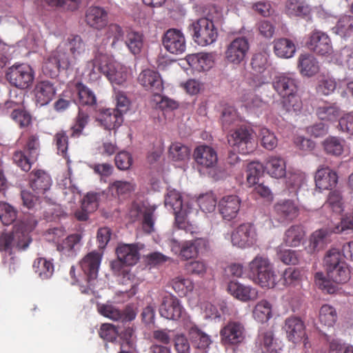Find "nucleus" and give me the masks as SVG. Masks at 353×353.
I'll use <instances>...</instances> for the list:
<instances>
[{"label": "nucleus", "instance_id": "f257e3e1", "mask_svg": "<svg viewBox=\"0 0 353 353\" xmlns=\"http://www.w3.org/2000/svg\"><path fill=\"white\" fill-rule=\"evenodd\" d=\"M85 52V44L79 35H70L63 41L44 61V75L54 78L60 69L72 70Z\"/></svg>", "mask_w": 353, "mask_h": 353}, {"label": "nucleus", "instance_id": "f03ea898", "mask_svg": "<svg viewBox=\"0 0 353 353\" xmlns=\"http://www.w3.org/2000/svg\"><path fill=\"white\" fill-rule=\"evenodd\" d=\"M328 279L323 273L316 272L314 275L316 285L328 294H333L337 290V283H345L350 278V270L343 261L339 251L330 250L324 258Z\"/></svg>", "mask_w": 353, "mask_h": 353}, {"label": "nucleus", "instance_id": "7ed1b4c3", "mask_svg": "<svg viewBox=\"0 0 353 353\" xmlns=\"http://www.w3.org/2000/svg\"><path fill=\"white\" fill-rule=\"evenodd\" d=\"M101 73L107 77L114 90L117 85L124 86L128 77V68L102 51L95 56L93 61L87 63L84 72L92 81L97 80Z\"/></svg>", "mask_w": 353, "mask_h": 353}, {"label": "nucleus", "instance_id": "20e7f679", "mask_svg": "<svg viewBox=\"0 0 353 353\" xmlns=\"http://www.w3.org/2000/svg\"><path fill=\"white\" fill-rule=\"evenodd\" d=\"M37 225V221L31 215L26 216L14 226L11 232H3L0 236V252L3 255L10 256V261H13L12 254L17 250H26L32 241L30 233Z\"/></svg>", "mask_w": 353, "mask_h": 353}, {"label": "nucleus", "instance_id": "39448f33", "mask_svg": "<svg viewBox=\"0 0 353 353\" xmlns=\"http://www.w3.org/2000/svg\"><path fill=\"white\" fill-rule=\"evenodd\" d=\"M250 279L263 288H274L276 282V275L273 265L265 255H256L248 265Z\"/></svg>", "mask_w": 353, "mask_h": 353}, {"label": "nucleus", "instance_id": "423d86ee", "mask_svg": "<svg viewBox=\"0 0 353 353\" xmlns=\"http://www.w3.org/2000/svg\"><path fill=\"white\" fill-rule=\"evenodd\" d=\"M107 37L112 39L110 46L114 48H119L123 42L133 54H139L143 44V34L136 31L123 32L117 24H110L107 28Z\"/></svg>", "mask_w": 353, "mask_h": 353}, {"label": "nucleus", "instance_id": "0eeeda50", "mask_svg": "<svg viewBox=\"0 0 353 353\" xmlns=\"http://www.w3.org/2000/svg\"><path fill=\"white\" fill-rule=\"evenodd\" d=\"M165 208L172 210L175 215V221L179 228H184L187 232L193 234L191 225L185 226V219L194 210L191 207L190 202L183 203L179 192L174 189L168 190L164 201Z\"/></svg>", "mask_w": 353, "mask_h": 353}, {"label": "nucleus", "instance_id": "6e6552de", "mask_svg": "<svg viewBox=\"0 0 353 353\" xmlns=\"http://www.w3.org/2000/svg\"><path fill=\"white\" fill-rule=\"evenodd\" d=\"M188 30L194 41L201 46H206L214 43L218 33L212 20L200 18L192 21Z\"/></svg>", "mask_w": 353, "mask_h": 353}, {"label": "nucleus", "instance_id": "1a4fd4ad", "mask_svg": "<svg viewBox=\"0 0 353 353\" xmlns=\"http://www.w3.org/2000/svg\"><path fill=\"white\" fill-rule=\"evenodd\" d=\"M225 239L230 241L234 246L247 248L252 246L256 241V229L251 223H243L232 232L225 234Z\"/></svg>", "mask_w": 353, "mask_h": 353}, {"label": "nucleus", "instance_id": "9d476101", "mask_svg": "<svg viewBox=\"0 0 353 353\" xmlns=\"http://www.w3.org/2000/svg\"><path fill=\"white\" fill-rule=\"evenodd\" d=\"M183 327L188 332L193 347L199 351V353H208V349L212 343L210 336L199 328L191 317L185 319Z\"/></svg>", "mask_w": 353, "mask_h": 353}, {"label": "nucleus", "instance_id": "9b49d317", "mask_svg": "<svg viewBox=\"0 0 353 353\" xmlns=\"http://www.w3.org/2000/svg\"><path fill=\"white\" fill-rule=\"evenodd\" d=\"M159 314L162 317L168 320L178 321L181 319L183 325L185 319L191 317L186 313L181 301L172 294H166L163 297L159 306Z\"/></svg>", "mask_w": 353, "mask_h": 353}, {"label": "nucleus", "instance_id": "f8f14e48", "mask_svg": "<svg viewBox=\"0 0 353 353\" xmlns=\"http://www.w3.org/2000/svg\"><path fill=\"white\" fill-rule=\"evenodd\" d=\"M269 54L266 52H261L254 54L251 65L255 72L253 78V85L261 87L268 83L272 79V73L269 69Z\"/></svg>", "mask_w": 353, "mask_h": 353}, {"label": "nucleus", "instance_id": "ddd939ff", "mask_svg": "<svg viewBox=\"0 0 353 353\" xmlns=\"http://www.w3.org/2000/svg\"><path fill=\"white\" fill-rule=\"evenodd\" d=\"M6 78L12 85L24 89L32 84L34 79V72L28 64L14 65L8 69Z\"/></svg>", "mask_w": 353, "mask_h": 353}, {"label": "nucleus", "instance_id": "4468645a", "mask_svg": "<svg viewBox=\"0 0 353 353\" xmlns=\"http://www.w3.org/2000/svg\"><path fill=\"white\" fill-rule=\"evenodd\" d=\"M250 48L249 42L245 37H239L230 42L225 51V60L233 65L242 63Z\"/></svg>", "mask_w": 353, "mask_h": 353}, {"label": "nucleus", "instance_id": "2eb2a0df", "mask_svg": "<svg viewBox=\"0 0 353 353\" xmlns=\"http://www.w3.org/2000/svg\"><path fill=\"white\" fill-rule=\"evenodd\" d=\"M39 148V137L37 135H31L26 144V152L29 153L28 157L23 152H16L13 156L14 162L27 172L31 168L32 163L37 159Z\"/></svg>", "mask_w": 353, "mask_h": 353}, {"label": "nucleus", "instance_id": "dca6fc26", "mask_svg": "<svg viewBox=\"0 0 353 353\" xmlns=\"http://www.w3.org/2000/svg\"><path fill=\"white\" fill-rule=\"evenodd\" d=\"M252 132L248 128H240L228 136V141L234 150L246 154L253 150Z\"/></svg>", "mask_w": 353, "mask_h": 353}, {"label": "nucleus", "instance_id": "f3484780", "mask_svg": "<svg viewBox=\"0 0 353 353\" xmlns=\"http://www.w3.org/2000/svg\"><path fill=\"white\" fill-rule=\"evenodd\" d=\"M307 46L309 50L321 56L330 57L334 53L329 36L321 30H314L312 32Z\"/></svg>", "mask_w": 353, "mask_h": 353}, {"label": "nucleus", "instance_id": "a211bd4d", "mask_svg": "<svg viewBox=\"0 0 353 353\" xmlns=\"http://www.w3.org/2000/svg\"><path fill=\"white\" fill-rule=\"evenodd\" d=\"M221 341L224 345H237L245 337L243 325L237 321H230L220 331Z\"/></svg>", "mask_w": 353, "mask_h": 353}, {"label": "nucleus", "instance_id": "6ab92c4d", "mask_svg": "<svg viewBox=\"0 0 353 353\" xmlns=\"http://www.w3.org/2000/svg\"><path fill=\"white\" fill-rule=\"evenodd\" d=\"M97 310L100 314L112 321L129 322L134 320L137 313L132 307H127L124 311L111 303H98Z\"/></svg>", "mask_w": 353, "mask_h": 353}, {"label": "nucleus", "instance_id": "aec40b11", "mask_svg": "<svg viewBox=\"0 0 353 353\" xmlns=\"http://www.w3.org/2000/svg\"><path fill=\"white\" fill-rule=\"evenodd\" d=\"M162 43L168 52L174 54H181L186 50V41L183 33L175 28H170L164 33Z\"/></svg>", "mask_w": 353, "mask_h": 353}, {"label": "nucleus", "instance_id": "412c9836", "mask_svg": "<svg viewBox=\"0 0 353 353\" xmlns=\"http://www.w3.org/2000/svg\"><path fill=\"white\" fill-rule=\"evenodd\" d=\"M102 254L97 252L88 253L80 261V267L90 286L94 285L101 262Z\"/></svg>", "mask_w": 353, "mask_h": 353}, {"label": "nucleus", "instance_id": "4be33fe9", "mask_svg": "<svg viewBox=\"0 0 353 353\" xmlns=\"http://www.w3.org/2000/svg\"><path fill=\"white\" fill-rule=\"evenodd\" d=\"M275 91L284 98L296 93L297 81L294 74L280 73L275 76L272 81Z\"/></svg>", "mask_w": 353, "mask_h": 353}, {"label": "nucleus", "instance_id": "5701e85b", "mask_svg": "<svg viewBox=\"0 0 353 353\" xmlns=\"http://www.w3.org/2000/svg\"><path fill=\"white\" fill-rule=\"evenodd\" d=\"M284 330L289 341L297 343L303 340V345L305 348L310 347L308 339L305 336L304 324L298 317L292 316L288 318L285 321Z\"/></svg>", "mask_w": 353, "mask_h": 353}, {"label": "nucleus", "instance_id": "b1692460", "mask_svg": "<svg viewBox=\"0 0 353 353\" xmlns=\"http://www.w3.org/2000/svg\"><path fill=\"white\" fill-rule=\"evenodd\" d=\"M155 210V206H146L144 203H143V206H141L139 203H133L129 214L132 219H135L138 218L141 214H143V230L146 233H150L154 231V212Z\"/></svg>", "mask_w": 353, "mask_h": 353}, {"label": "nucleus", "instance_id": "393cba45", "mask_svg": "<svg viewBox=\"0 0 353 353\" xmlns=\"http://www.w3.org/2000/svg\"><path fill=\"white\" fill-rule=\"evenodd\" d=\"M217 206L223 219L231 221L237 216L241 207V199L236 195H226L220 199Z\"/></svg>", "mask_w": 353, "mask_h": 353}, {"label": "nucleus", "instance_id": "a878e982", "mask_svg": "<svg viewBox=\"0 0 353 353\" xmlns=\"http://www.w3.org/2000/svg\"><path fill=\"white\" fill-rule=\"evenodd\" d=\"M275 218L283 223L295 219L299 214L297 204L292 200H283L277 202L274 208Z\"/></svg>", "mask_w": 353, "mask_h": 353}, {"label": "nucleus", "instance_id": "bb28decb", "mask_svg": "<svg viewBox=\"0 0 353 353\" xmlns=\"http://www.w3.org/2000/svg\"><path fill=\"white\" fill-rule=\"evenodd\" d=\"M139 83L147 90L154 94L161 93L163 90L162 79L159 73L155 70H143L138 77Z\"/></svg>", "mask_w": 353, "mask_h": 353}, {"label": "nucleus", "instance_id": "cd10ccee", "mask_svg": "<svg viewBox=\"0 0 353 353\" xmlns=\"http://www.w3.org/2000/svg\"><path fill=\"white\" fill-rule=\"evenodd\" d=\"M57 89L50 81H41L35 85L34 92L36 103L39 106L48 104L56 94Z\"/></svg>", "mask_w": 353, "mask_h": 353}, {"label": "nucleus", "instance_id": "c85d7f7f", "mask_svg": "<svg viewBox=\"0 0 353 353\" xmlns=\"http://www.w3.org/2000/svg\"><path fill=\"white\" fill-rule=\"evenodd\" d=\"M59 188L62 190L65 202L72 210L77 201L80 200L81 192L73 183L70 176H63L58 181Z\"/></svg>", "mask_w": 353, "mask_h": 353}, {"label": "nucleus", "instance_id": "c756f323", "mask_svg": "<svg viewBox=\"0 0 353 353\" xmlns=\"http://www.w3.org/2000/svg\"><path fill=\"white\" fill-rule=\"evenodd\" d=\"M17 100L10 99L5 103L7 109L13 108L11 113L12 119L21 127L28 126L31 121L30 114L26 111L21 109L19 105L23 103V95L21 92L16 96Z\"/></svg>", "mask_w": 353, "mask_h": 353}, {"label": "nucleus", "instance_id": "7c9ffc66", "mask_svg": "<svg viewBox=\"0 0 353 353\" xmlns=\"http://www.w3.org/2000/svg\"><path fill=\"white\" fill-rule=\"evenodd\" d=\"M228 291L232 296L243 302L254 300L258 297V290L256 288L239 282H230Z\"/></svg>", "mask_w": 353, "mask_h": 353}, {"label": "nucleus", "instance_id": "2f4dec72", "mask_svg": "<svg viewBox=\"0 0 353 353\" xmlns=\"http://www.w3.org/2000/svg\"><path fill=\"white\" fill-rule=\"evenodd\" d=\"M338 182L336 172L326 167L319 169L315 174L316 187L320 191L334 188Z\"/></svg>", "mask_w": 353, "mask_h": 353}, {"label": "nucleus", "instance_id": "473e14b6", "mask_svg": "<svg viewBox=\"0 0 353 353\" xmlns=\"http://www.w3.org/2000/svg\"><path fill=\"white\" fill-rule=\"evenodd\" d=\"M341 114V108L336 103L324 101L316 109V115L321 121L334 123L339 121Z\"/></svg>", "mask_w": 353, "mask_h": 353}, {"label": "nucleus", "instance_id": "72a5a7b5", "mask_svg": "<svg viewBox=\"0 0 353 353\" xmlns=\"http://www.w3.org/2000/svg\"><path fill=\"white\" fill-rule=\"evenodd\" d=\"M256 347L260 353H278L281 350L272 330H261L256 339Z\"/></svg>", "mask_w": 353, "mask_h": 353}, {"label": "nucleus", "instance_id": "f704fd0d", "mask_svg": "<svg viewBox=\"0 0 353 353\" xmlns=\"http://www.w3.org/2000/svg\"><path fill=\"white\" fill-rule=\"evenodd\" d=\"M82 236L80 234H72L68 236L57 245V250L62 256L74 257L77 254L81 247Z\"/></svg>", "mask_w": 353, "mask_h": 353}, {"label": "nucleus", "instance_id": "c9c22d12", "mask_svg": "<svg viewBox=\"0 0 353 353\" xmlns=\"http://www.w3.org/2000/svg\"><path fill=\"white\" fill-rule=\"evenodd\" d=\"M196 163L205 168H212L217 163V154L210 146L202 145L198 146L194 153Z\"/></svg>", "mask_w": 353, "mask_h": 353}, {"label": "nucleus", "instance_id": "e433bc0d", "mask_svg": "<svg viewBox=\"0 0 353 353\" xmlns=\"http://www.w3.org/2000/svg\"><path fill=\"white\" fill-rule=\"evenodd\" d=\"M310 6L301 0H287L284 12L290 18H307L311 13Z\"/></svg>", "mask_w": 353, "mask_h": 353}, {"label": "nucleus", "instance_id": "4c0bfd02", "mask_svg": "<svg viewBox=\"0 0 353 353\" xmlns=\"http://www.w3.org/2000/svg\"><path fill=\"white\" fill-rule=\"evenodd\" d=\"M185 59L192 70L197 72L209 70L214 63L213 57L209 53L189 54Z\"/></svg>", "mask_w": 353, "mask_h": 353}, {"label": "nucleus", "instance_id": "58836bf2", "mask_svg": "<svg viewBox=\"0 0 353 353\" xmlns=\"http://www.w3.org/2000/svg\"><path fill=\"white\" fill-rule=\"evenodd\" d=\"M85 19L90 26L99 30L108 23V12L103 8L92 6L88 9Z\"/></svg>", "mask_w": 353, "mask_h": 353}, {"label": "nucleus", "instance_id": "ea45409f", "mask_svg": "<svg viewBox=\"0 0 353 353\" xmlns=\"http://www.w3.org/2000/svg\"><path fill=\"white\" fill-rule=\"evenodd\" d=\"M265 170L272 178L281 179L285 176L286 172V163L280 156H270L265 161Z\"/></svg>", "mask_w": 353, "mask_h": 353}, {"label": "nucleus", "instance_id": "a19ab883", "mask_svg": "<svg viewBox=\"0 0 353 353\" xmlns=\"http://www.w3.org/2000/svg\"><path fill=\"white\" fill-rule=\"evenodd\" d=\"M30 185L36 194L41 195L50 189L51 179L45 172L37 170L30 174Z\"/></svg>", "mask_w": 353, "mask_h": 353}, {"label": "nucleus", "instance_id": "79ce46f5", "mask_svg": "<svg viewBox=\"0 0 353 353\" xmlns=\"http://www.w3.org/2000/svg\"><path fill=\"white\" fill-rule=\"evenodd\" d=\"M208 241L203 238H196L191 241H185L182 243V250L181 256L185 259L194 258L199 252L205 250Z\"/></svg>", "mask_w": 353, "mask_h": 353}, {"label": "nucleus", "instance_id": "37998d69", "mask_svg": "<svg viewBox=\"0 0 353 353\" xmlns=\"http://www.w3.org/2000/svg\"><path fill=\"white\" fill-rule=\"evenodd\" d=\"M116 252L119 261L126 265L136 264L139 259L138 249L134 244H120Z\"/></svg>", "mask_w": 353, "mask_h": 353}, {"label": "nucleus", "instance_id": "c03bdc74", "mask_svg": "<svg viewBox=\"0 0 353 353\" xmlns=\"http://www.w3.org/2000/svg\"><path fill=\"white\" fill-rule=\"evenodd\" d=\"M298 68L304 77H312L319 71V64L316 59L312 54H301L298 59Z\"/></svg>", "mask_w": 353, "mask_h": 353}, {"label": "nucleus", "instance_id": "a18cd8bd", "mask_svg": "<svg viewBox=\"0 0 353 353\" xmlns=\"http://www.w3.org/2000/svg\"><path fill=\"white\" fill-rule=\"evenodd\" d=\"M105 129L111 130L119 127L123 122V115L114 109H105L97 118Z\"/></svg>", "mask_w": 353, "mask_h": 353}, {"label": "nucleus", "instance_id": "49530a36", "mask_svg": "<svg viewBox=\"0 0 353 353\" xmlns=\"http://www.w3.org/2000/svg\"><path fill=\"white\" fill-rule=\"evenodd\" d=\"M333 232L327 229L314 231L310 236L308 251L315 252L323 249L330 241V234Z\"/></svg>", "mask_w": 353, "mask_h": 353}, {"label": "nucleus", "instance_id": "de8ad7c7", "mask_svg": "<svg viewBox=\"0 0 353 353\" xmlns=\"http://www.w3.org/2000/svg\"><path fill=\"white\" fill-rule=\"evenodd\" d=\"M330 61L334 64L353 70V47L345 46L334 52Z\"/></svg>", "mask_w": 353, "mask_h": 353}, {"label": "nucleus", "instance_id": "09e8293b", "mask_svg": "<svg viewBox=\"0 0 353 353\" xmlns=\"http://www.w3.org/2000/svg\"><path fill=\"white\" fill-rule=\"evenodd\" d=\"M306 176L299 170L286 174L285 185L290 194L296 195L298 192L305 185Z\"/></svg>", "mask_w": 353, "mask_h": 353}, {"label": "nucleus", "instance_id": "8fccbe9b", "mask_svg": "<svg viewBox=\"0 0 353 353\" xmlns=\"http://www.w3.org/2000/svg\"><path fill=\"white\" fill-rule=\"evenodd\" d=\"M296 51V45L288 39L282 38L274 41V52L278 57L283 59L292 58Z\"/></svg>", "mask_w": 353, "mask_h": 353}, {"label": "nucleus", "instance_id": "3c124183", "mask_svg": "<svg viewBox=\"0 0 353 353\" xmlns=\"http://www.w3.org/2000/svg\"><path fill=\"white\" fill-rule=\"evenodd\" d=\"M305 235V232L301 225H293L285 231L284 242L288 246L297 247L302 243Z\"/></svg>", "mask_w": 353, "mask_h": 353}, {"label": "nucleus", "instance_id": "603ef678", "mask_svg": "<svg viewBox=\"0 0 353 353\" xmlns=\"http://www.w3.org/2000/svg\"><path fill=\"white\" fill-rule=\"evenodd\" d=\"M33 270L41 279L46 280L52 276L54 268L51 260L39 257L33 263Z\"/></svg>", "mask_w": 353, "mask_h": 353}, {"label": "nucleus", "instance_id": "864d4df0", "mask_svg": "<svg viewBox=\"0 0 353 353\" xmlns=\"http://www.w3.org/2000/svg\"><path fill=\"white\" fill-rule=\"evenodd\" d=\"M345 141L338 137H329L323 143L326 153L339 157L344 151Z\"/></svg>", "mask_w": 353, "mask_h": 353}, {"label": "nucleus", "instance_id": "5fc2aeb1", "mask_svg": "<svg viewBox=\"0 0 353 353\" xmlns=\"http://www.w3.org/2000/svg\"><path fill=\"white\" fill-rule=\"evenodd\" d=\"M334 34L341 37H347L353 34V16L344 15L339 18L334 27L332 28Z\"/></svg>", "mask_w": 353, "mask_h": 353}, {"label": "nucleus", "instance_id": "6e6d98bb", "mask_svg": "<svg viewBox=\"0 0 353 353\" xmlns=\"http://www.w3.org/2000/svg\"><path fill=\"white\" fill-rule=\"evenodd\" d=\"M76 90L79 97V104L92 107L97 103V98L94 93L82 83L76 84Z\"/></svg>", "mask_w": 353, "mask_h": 353}, {"label": "nucleus", "instance_id": "4d7b16f0", "mask_svg": "<svg viewBox=\"0 0 353 353\" xmlns=\"http://www.w3.org/2000/svg\"><path fill=\"white\" fill-rule=\"evenodd\" d=\"M254 319L261 323L268 321L272 317V305L266 300L256 303L252 311Z\"/></svg>", "mask_w": 353, "mask_h": 353}, {"label": "nucleus", "instance_id": "13d9d810", "mask_svg": "<svg viewBox=\"0 0 353 353\" xmlns=\"http://www.w3.org/2000/svg\"><path fill=\"white\" fill-rule=\"evenodd\" d=\"M134 188L135 184L132 181H115L109 185V192L114 197L127 195Z\"/></svg>", "mask_w": 353, "mask_h": 353}, {"label": "nucleus", "instance_id": "bf43d9fd", "mask_svg": "<svg viewBox=\"0 0 353 353\" xmlns=\"http://www.w3.org/2000/svg\"><path fill=\"white\" fill-rule=\"evenodd\" d=\"M190 154V149L180 142H174L169 148V157L174 161L185 162Z\"/></svg>", "mask_w": 353, "mask_h": 353}, {"label": "nucleus", "instance_id": "052dcab7", "mask_svg": "<svg viewBox=\"0 0 353 353\" xmlns=\"http://www.w3.org/2000/svg\"><path fill=\"white\" fill-rule=\"evenodd\" d=\"M79 2L80 0H35L37 5L41 7L48 6L69 10L77 9Z\"/></svg>", "mask_w": 353, "mask_h": 353}, {"label": "nucleus", "instance_id": "680f3d73", "mask_svg": "<svg viewBox=\"0 0 353 353\" xmlns=\"http://www.w3.org/2000/svg\"><path fill=\"white\" fill-rule=\"evenodd\" d=\"M170 285L179 296H185L193 290L192 281L181 276L172 279L170 281Z\"/></svg>", "mask_w": 353, "mask_h": 353}, {"label": "nucleus", "instance_id": "e2e57ef3", "mask_svg": "<svg viewBox=\"0 0 353 353\" xmlns=\"http://www.w3.org/2000/svg\"><path fill=\"white\" fill-rule=\"evenodd\" d=\"M319 319L321 324L325 326L332 327L337 319L336 311L330 305H323L320 309Z\"/></svg>", "mask_w": 353, "mask_h": 353}, {"label": "nucleus", "instance_id": "0e129e2a", "mask_svg": "<svg viewBox=\"0 0 353 353\" xmlns=\"http://www.w3.org/2000/svg\"><path fill=\"white\" fill-rule=\"evenodd\" d=\"M265 167L259 162H250L247 165V181L250 185H255L263 175Z\"/></svg>", "mask_w": 353, "mask_h": 353}, {"label": "nucleus", "instance_id": "69168bd1", "mask_svg": "<svg viewBox=\"0 0 353 353\" xmlns=\"http://www.w3.org/2000/svg\"><path fill=\"white\" fill-rule=\"evenodd\" d=\"M282 106L286 112L297 114L301 112L303 104L301 98L295 93L283 98Z\"/></svg>", "mask_w": 353, "mask_h": 353}, {"label": "nucleus", "instance_id": "338daca9", "mask_svg": "<svg viewBox=\"0 0 353 353\" xmlns=\"http://www.w3.org/2000/svg\"><path fill=\"white\" fill-rule=\"evenodd\" d=\"M259 137L262 146L265 149L272 150L277 146L278 139L274 133L268 128L261 127L259 130Z\"/></svg>", "mask_w": 353, "mask_h": 353}, {"label": "nucleus", "instance_id": "774afa93", "mask_svg": "<svg viewBox=\"0 0 353 353\" xmlns=\"http://www.w3.org/2000/svg\"><path fill=\"white\" fill-rule=\"evenodd\" d=\"M198 205L201 210L205 214H212L216 206V201L212 193L201 194L197 199Z\"/></svg>", "mask_w": 353, "mask_h": 353}]
</instances>
